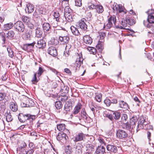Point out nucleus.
<instances>
[{
  "label": "nucleus",
  "instance_id": "nucleus-1",
  "mask_svg": "<svg viewBox=\"0 0 154 154\" xmlns=\"http://www.w3.org/2000/svg\"><path fill=\"white\" fill-rule=\"evenodd\" d=\"M19 121L22 123H33V121L36 118V116L30 114L20 113L18 116Z\"/></svg>",
  "mask_w": 154,
  "mask_h": 154
},
{
  "label": "nucleus",
  "instance_id": "nucleus-2",
  "mask_svg": "<svg viewBox=\"0 0 154 154\" xmlns=\"http://www.w3.org/2000/svg\"><path fill=\"white\" fill-rule=\"evenodd\" d=\"M111 21H112L114 26L116 27V26H117L116 25V17L113 15V16H110L108 18V21L104 23L103 28L106 29H109L112 27L113 26V24L111 22Z\"/></svg>",
  "mask_w": 154,
  "mask_h": 154
},
{
  "label": "nucleus",
  "instance_id": "nucleus-3",
  "mask_svg": "<svg viewBox=\"0 0 154 154\" xmlns=\"http://www.w3.org/2000/svg\"><path fill=\"white\" fill-rule=\"evenodd\" d=\"M73 102V100L70 99L66 102L64 106V110L62 112V115H66L68 112H69L72 109Z\"/></svg>",
  "mask_w": 154,
  "mask_h": 154
},
{
  "label": "nucleus",
  "instance_id": "nucleus-4",
  "mask_svg": "<svg viewBox=\"0 0 154 154\" xmlns=\"http://www.w3.org/2000/svg\"><path fill=\"white\" fill-rule=\"evenodd\" d=\"M34 103L32 100L27 97H25L20 104L22 107H30L34 106Z\"/></svg>",
  "mask_w": 154,
  "mask_h": 154
},
{
  "label": "nucleus",
  "instance_id": "nucleus-5",
  "mask_svg": "<svg viewBox=\"0 0 154 154\" xmlns=\"http://www.w3.org/2000/svg\"><path fill=\"white\" fill-rule=\"evenodd\" d=\"M146 116L145 115H142L140 117L137 126V131L140 129L144 128V126L147 125V123L146 121Z\"/></svg>",
  "mask_w": 154,
  "mask_h": 154
},
{
  "label": "nucleus",
  "instance_id": "nucleus-6",
  "mask_svg": "<svg viewBox=\"0 0 154 154\" xmlns=\"http://www.w3.org/2000/svg\"><path fill=\"white\" fill-rule=\"evenodd\" d=\"M14 29L15 31L23 32L25 30V27L22 22L18 21L14 24Z\"/></svg>",
  "mask_w": 154,
  "mask_h": 154
},
{
  "label": "nucleus",
  "instance_id": "nucleus-7",
  "mask_svg": "<svg viewBox=\"0 0 154 154\" xmlns=\"http://www.w3.org/2000/svg\"><path fill=\"white\" fill-rule=\"evenodd\" d=\"M68 138V136L66 134L63 132L58 133V134L56 136L57 140L63 143H66Z\"/></svg>",
  "mask_w": 154,
  "mask_h": 154
},
{
  "label": "nucleus",
  "instance_id": "nucleus-8",
  "mask_svg": "<svg viewBox=\"0 0 154 154\" xmlns=\"http://www.w3.org/2000/svg\"><path fill=\"white\" fill-rule=\"evenodd\" d=\"M36 44L35 41L31 43L24 44L22 48L23 49L27 52H31L33 50L35 45Z\"/></svg>",
  "mask_w": 154,
  "mask_h": 154
},
{
  "label": "nucleus",
  "instance_id": "nucleus-9",
  "mask_svg": "<svg viewBox=\"0 0 154 154\" xmlns=\"http://www.w3.org/2000/svg\"><path fill=\"white\" fill-rule=\"evenodd\" d=\"M116 135L118 137L121 139L127 138L128 136L127 131L122 129H119L116 132Z\"/></svg>",
  "mask_w": 154,
  "mask_h": 154
},
{
  "label": "nucleus",
  "instance_id": "nucleus-10",
  "mask_svg": "<svg viewBox=\"0 0 154 154\" xmlns=\"http://www.w3.org/2000/svg\"><path fill=\"white\" fill-rule=\"evenodd\" d=\"M35 47L37 48L43 50L46 47V43L45 41L43 39H40L36 42Z\"/></svg>",
  "mask_w": 154,
  "mask_h": 154
},
{
  "label": "nucleus",
  "instance_id": "nucleus-11",
  "mask_svg": "<svg viewBox=\"0 0 154 154\" xmlns=\"http://www.w3.org/2000/svg\"><path fill=\"white\" fill-rule=\"evenodd\" d=\"M86 22H87V20L85 19L84 18L82 19L78 22V27L82 30H86L88 26Z\"/></svg>",
  "mask_w": 154,
  "mask_h": 154
},
{
  "label": "nucleus",
  "instance_id": "nucleus-12",
  "mask_svg": "<svg viewBox=\"0 0 154 154\" xmlns=\"http://www.w3.org/2000/svg\"><path fill=\"white\" fill-rule=\"evenodd\" d=\"M83 59L82 56L78 55V57H77L74 68H75V71L76 72L77 69L79 68L81 65L82 63Z\"/></svg>",
  "mask_w": 154,
  "mask_h": 154
},
{
  "label": "nucleus",
  "instance_id": "nucleus-13",
  "mask_svg": "<svg viewBox=\"0 0 154 154\" xmlns=\"http://www.w3.org/2000/svg\"><path fill=\"white\" fill-rule=\"evenodd\" d=\"M107 150L110 153H116L118 152V149L115 145L108 144L106 146Z\"/></svg>",
  "mask_w": 154,
  "mask_h": 154
},
{
  "label": "nucleus",
  "instance_id": "nucleus-14",
  "mask_svg": "<svg viewBox=\"0 0 154 154\" xmlns=\"http://www.w3.org/2000/svg\"><path fill=\"white\" fill-rule=\"evenodd\" d=\"M9 106L11 110L13 112H16L18 110L17 103L13 99L9 103Z\"/></svg>",
  "mask_w": 154,
  "mask_h": 154
},
{
  "label": "nucleus",
  "instance_id": "nucleus-15",
  "mask_svg": "<svg viewBox=\"0 0 154 154\" xmlns=\"http://www.w3.org/2000/svg\"><path fill=\"white\" fill-rule=\"evenodd\" d=\"M47 52L49 54L53 57H55L57 55V50L54 46L49 47L48 49Z\"/></svg>",
  "mask_w": 154,
  "mask_h": 154
},
{
  "label": "nucleus",
  "instance_id": "nucleus-16",
  "mask_svg": "<svg viewBox=\"0 0 154 154\" xmlns=\"http://www.w3.org/2000/svg\"><path fill=\"white\" fill-rule=\"evenodd\" d=\"M143 24L145 26L149 28L148 33L153 34H154V26L151 24L148 23L147 21H143Z\"/></svg>",
  "mask_w": 154,
  "mask_h": 154
},
{
  "label": "nucleus",
  "instance_id": "nucleus-17",
  "mask_svg": "<svg viewBox=\"0 0 154 154\" xmlns=\"http://www.w3.org/2000/svg\"><path fill=\"white\" fill-rule=\"evenodd\" d=\"M33 126V123L31 122V123H29V124L26 123L25 125H21L20 127L19 128L20 129L22 130L25 128L26 130L30 131L32 130Z\"/></svg>",
  "mask_w": 154,
  "mask_h": 154
},
{
  "label": "nucleus",
  "instance_id": "nucleus-18",
  "mask_svg": "<svg viewBox=\"0 0 154 154\" xmlns=\"http://www.w3.org/2000/svg\"><path fill=\"white\" fill-rule=\"evenodd\" d=\"M135 17L132 16L127 17L125 18L126 22H127L129 25H132L135 23Z\"/></svg>",
  "mask_w": 154,
  "mask_h": 154
},
{
  "label": "nucleus",
  "instance_id": "nucleus-19",
  "mask_svg": "<svg viewBox=\"0 0 154 154\" xmlns=\"http://www.w3.org/2000/svg\"><path fill=\"white\" fill-rule=\"evenodd\" d=\"M59 39L61 44L63 45L67 44L69 42V37L68 36L63 37L60 36Z\"/></svg>",
  "mask_w": 154,
  "mask_h": 154
},
{
  "label": "nucleus",
  "instance_id": "nucleus-20",
  "mask_svg": "<svg viewBox=\"0 0 154 154\" xmlns=\"http://www.w3.org/2000/svg\"><path fill=\"white\" fill-rule=\"evenodd\" d=\"M105 152V148L103 146H98L96 149L95 152V154H104Z\"/></svg>",
  "mask_w": 154,
  "mask_h": 154
},
{
  "label": "nucleus",
  "instance_id": "nucleus-21",
  "mask_svg": "<svg viewBox=\"0 0 154 154\" xmlns=\"http://www.w3.org/2000/svg\"><path fill=\"white\" fill-rule=\"evenodd\" d=\"M15 34L14 31L12 30H10L6 33L5 36L8 39L13 40L14 38Z\"/></svg>",
  "mask_w": 154,
  "mask_h": 154
},
{
  "label": "nucleus",
  "instance_id": "nucleus-22",
  "mask_svg": "<svg viewBox=\"0 0 154 154\" xmlns=\"http://www.w3.org/2000/svg\"><path fill=\"white\" fill-rule=\"evenodd\" d=\"M85 137V135L83 133H79L75 137L73 140L75 142L81 141L83 140L84 138Z\"/></svg>",
  "mask_w": 154,
  "mask_h": 154
},
{
  "label": "nucleus",
  "instance_id": "nucleus-23",
  "mask_svg": "<svg viewBox=\"0 0 154 154\" xmlns=\"http://www.w3.org/2000/svg\"><path fill=\"white\" fill-rule=\"evenodd\" d=\"M34 5L30 3H28L26 5L25 10L26 12L28 14L31 13L34 11Z\"/></svg>",
  "mask_w": 154,
  "mask_h": 154
},
{
  "label": "nucleus",
  "instance_id": "nucleus-24",
  "mask_svg": "<svg viewBox=\"0 0 154 154\" xmlns=\"http://www.w3.org/2000/svg\"><path fill=\"white\" fill-rule=\"evenodd\" d=\"M83 41L86 45H90L92 42V39L91 37L88 35H86L83 37Z\"/></svg>",
  "mask_w": 154,
  "mask_h": 154
},
{
  "label": "nucleus",
  "instance_id": "nucleus-25",
  "mask_svg": "<svg viewBox=\"0 0 154 154\" xmlns=\"http://www.w3.org/2000/svg\"><path fill=\"white\" fill-rule=\"evenodd\" d=\"M2 87V90L0 92V101H2L4 100L6 97V94L5 92L4 89H6L5 86L3 85H1Z\"/></svg>",
  "mask_w": 154,
  "mask_h": 154
},
{
  "label": "nucleus",
  "instance_id": "nucleus-26",
  "mask_svg": "<svg viewBox=\"0 0 154 154\" xmlns=\"http://www.w3.org/2000/svg\"><path fill=\"white\" fill-rule=\"evenodd\" d=\"M14 24L11 22L5 24L3 26V30L6 31L10 30L14 26Z\"/></svg>",
  "mask_w": 154,
  "mask_h": 154
},
{
  "label": "nucleus",
  "instance_id": "nucleus-27",
  "mask_svg": "<svg viewBox=\"0 0 154 154\" xmlns=\"http://www.w3.org/2000/svg\"><path fill=\"white\" fill-rule=\"evenodd\" d=\"M119 105L120 107L124 109L125 110L129 109V106L126 102L123 100H120L119 101Z\"/></svg>",
  "mask_w": 154,
  "mask_h": 154
},
{
  "label": "nucleus",
  "instance_id": "nucleus-28",
  "mask_svg": "<svg viewBox=\"0 0 154 154\" xmlns=\"http://www.w3.org/2000/svg\"><path fill=\"white\" fill-rule=\"evenodd\" d=\"M42 24L43 29L45 32H46L51 31V25L49 23H44Z\"/></svg>",
  "mask_w": 154,
  "mask_h": 154
},
{
  "label": "nucleus",
  "instance_id": "nucleus-29",
  "mask_svg": "<svg viewBox=\"0 0 154 154\" xmlns=\"http://www.w3.org/2000/svg\"><path fill=\"white\" fill-rule=\"evenodd\" d=\"M121 24L122 25V26L117 25V26H116V27L117 28H119L121 29H128V28H125L128 25H129L127 22H126L125 18V20L122 21Z\"/></svg>",
  "mask_w": 154,
  "mask_h": 154
},
{
  "label": "nucleus",
  "instance_id": "nucleus-30",
  "mask_svg": "<svg viewBox=\"0 0 154 154\" xmlns=\"http://www.w3.org/2000/svg\"><path fill=\"white\" fill-rule=\"evenodd\" d=\"M82 106V105L81 103H78L74 108L72 112V114L74 115L77 114L80 112Z\"/></svg>",
  "mask_w": 154,
  "mask_h": 154
},
{
  "label": "nucleus",
  "instance_id": "nucleus-31",
  "mask_svg": "<svg viewBox=\"0 0 154 154\" xmlns=\"http://www.w3.org/2000/svg\"><path fill=\"white\" fill-rule=\"evenodd\" d=\"M39 80V77H38L37 72L35 73L34 74V76L31 80L32 84L34 85H37V82Z\"/></svg>",
  "mask_w": 154,
  "mask_h": 154
},
{
  "label": "nucleus",
  "instance_id": "nucleus-32",
  "mask_svg": "<svg viewBox=\"0 0 154 154\" xmlns=\"http://www.w3.org/2000/svg\"><path fill=\"white\" fill-rule=\"evenodd\" d=\"M137 116H134L132 117L130 120V123L132 125V128L135 127L136 123L137 122Z\"/></svg>",
  "mask_w": 154,
  "mask_h": 154
},
{
  "label": "nucleus",
  "instance_id": "nucleus-33",
  "mask_svg": "<svg viewBox=\"0 0 154 154\" xmlns=\"http://www.w3.org/2000/svg\"><path fill=\"white\" fill-rule=\"evenodd\" d=\"M81 116L84 119L87 120L90 117L87 114L85 109H82L81 110Z\"/></svg>",
  "mask_w": 154,
  "mask_h": 154
},
{
  "label": "nucleus",
  "instance_id": "nucleus-34",
  "mask_svg": "<svg viewBox=\"0 0 154 154\" xmlns=\"http://www.w3.org/2000/svg\"><path fill=\"white\" fill-rule=\"evenodd\" d=\"M23 38L25 40H30L31 38V35L29 31L26 32L23 35Z\"/></svg>",
  "mask_w": 154,
  "mask_h": 154
},
{
  "label": "nucleus",
  "instance_id": "nucleus-35",
  "mask_svg": "<svg viewBox=\"0 0 154 154\" xmlns=\"http://www.w3.org/2000/svg\"><path fill=\"white\" fill-rule=\"evenodd\" d=\"M70 29L72 34L75 35H78L80 33L77 28L72 26L70 27Z\"/></svg>",
  "mask_w": 154,
  "mask_h": 154
},
{
  "label": "nucleus",
  "instance_id": "nucleus-36",
  "mask_svg": "<svg viewBox=\"0 0 154 154\" xmlns=\"http://www.w3.org/2000/svg\"><path fill=\"white\" fill-rule=\"evenodd\" d=\"M42 34V32L40 28H37L35 29V36L37 38L41 37Z\"/></svg>",
  "mask_w": 154,
  "mask_h": 154
},
{
  "label": "nucleus",
  "instance_id": "nucleus-37",
  "mask_svg": "<svg viewBox=\"0 0 154 154\" xmlns=\"http://www.w3.org/2000/svg\"><path fill=\"white\" fill-rule=\"evenodd\" d=\"M6 101L0 102V112H3L6 109Z\"/></svg>",
  "mask_w": 154,
  "mask_h": 154
},
{
  "label": "nucleus",
  "instance_id": "nucleus-38",
  "mask_svg": "<svg viewBox=\"0 0 154 154\" xmlns=\"http://www.w3.org/2000/svg\"><path fill=\"white\" fill-rule=\"evenodd\" d=\"M72 14V13L70 14H64V16L66 19L69 22H71L73 21V17Z\"/></svg>",
  "mask_w": 154,
  "mask_h": 154
},
{
  "label": "nucleus",
  "instance_id": "nucleus-39",
  "mask_svg": "<svg viewBox=\"0 0 154 154\" xmlns=\"http://www.w3.org/2000/svg\"><path fill=\"white\" fill-rule=\"evenodd\" d=\"M49 43L52 45H56L59 43V41L57 38H51Z\"/></svg>",
  "mask_w": 154,
  "mask_h": 154
},
{
  "label": "nucleus",
  "instance_id": "nucleus-40",
  "mask_svg": "<svg viewBox=\"0 0 154 154\" xmlns=\"http://www.w3.org/2000/svg\"><path fill=\"white\" fill-rule=\"evenodd\" d=\"M57 129L59 131L63 132L66 128V126L64 124H60L57 125Z\"/></svg>",
  "mask_w": 154,
  "mask_h": 154
},
{
  "label": "nucleus",
  "instance_id": "nucleus-41",
  "mask_svg": "<svg viewBox=\"0 0 154 154\" xmlns=\"http://www.w3.org/2000/svg\"><path fill=\"white\" fill-rule=\"evenodd\" d=\"M119 5H118L116 3H114L112 6V8L114 13H118Z\"/></svg>",
  "mask_w": 154,
  "mask_h": 154
},
{
  "label": "nucleus",
  "instance_id": "nucleus-42",
  "mask_svg": "<svg viewBox=\"0 0 154 154\" xmlns=\"http://www.w3.org/2000/svg\"><path fill=\"white\" fill-rule=\"evenodd\" d=\"M5 33L4 32H2L0 33V35L1 36L2 40V44L3 47H5L6 45H5L6 43V37L5 36Z\"/></svg>",
  "mask_w": 154,
  "mask_h": 154
},
{
  "label": "nucleus",
  "instance_id": "nucleus-43",
  "mask_svg": "<svg viewBox=\"0 0 154 154\" xmlns=\"http://www.w3.org/2000/svg\"><path fill=\"white\" fill-rule=\"evenodd\" d=\"M45 70L41 66L39 67L37 71V77H39L42 74L43 72Z\"/></svg>",
  "mask_w": 154,
  "mask_h": 154
},
{
  "label": "nucleus",
  "instance_id": "nucleus-44",
  "mask_svg": "<svg viewBox=\"0 0 154 154\" xmlns=\"http://www.w3.org/2000/svg\"><path fill=\"white\" fill-rule=\"evenodd\" d=\"M95 98L97 101L99 102H100L102 98V94L100 93H96Z\"/></svg>",
  "mask_w": 154,
  "mask_h": 154
},
{
  "label": "nucleus",
  "instance_id": "nucleus-45",
  "mask_svg": "<svg viewBox=\"0 0 154 154\" xmlns=\"http://www.w3.org/2000/svg\"><path fill=\"white\" fill-rule=\"evenodd\" d=\"M113 116L115 119H119L121 117V113L119 112L115 111L113 112Z\"/></svg>",
  "mask_w": 154,
  "mask_h": 154
},
{
  "label": "nucleus",
  "instance_id": "nucleus-46",
  "mask_svg": "<svg viewBox=\"0 0 154 154\" xmlns=\"http://www.w3.org/2000/svg\"><path fill=\"white\" fill-rule=\"evenodd\" d=\"M96 47L98 49L99 51H102L103 49V43L100 41H98V44L96 46Z\"/></svg>",
  "mask_w": 154,
  "mask_h": 154
},
{
  "label": "nucleus",
  "instance_id": "nucleus-47",
  "mask_svg": "<svg viewBox=\"0 0 154 154\" xmlns=\"http://www.w3.org/2000/svg\"><path fill=\"white\" fill-rule=\"evenodd\" d=\"M147 21L149 24H151L154 23V14L153 15H149L148 16L147 19Z\"/></svg>",
  "mask_w": 154,
  "mask_h": 154
},
{
  "label": "nucleus",
  "instance_id": "nucleus-48",
  "mask_svg": "<svg viewBox=\"0 0 154 154\" xmlns=\"http://www.w3.org/2000/svg\"><path fill=\"white\" fill-rule=\"evenodd\" d=\"M55 106L56 109H60L63 106V104L60 101H57L55 103Z\"/></svg>",
  "mask_w": 154,
  "mask_h": 154
},
{
  "label": "nucleus",
  "instance_id": "nucleus-49",
  "mask_svg": "<svg viewBox=\"0 0 154 154\" xmlns=\"http://www.w3.org/2000/svg\"><path fill=\"white\" fill-rule=\"evenodd\" d=\"M96 9L97 12L98 13H101L103 11V6L100 5H97Z\"/></svg>",
  "mask_w": 154,
  "mask_h": 154
},
{
  "label": "nucleus",
  "instance_id": "nucleus-50",
  "mask_svg": "<svg viewBox=\"0 0 154 154\" xmlns=\"http://www.w3.org/2000/svg\"><path fill=\"white\" fill-rule=\"evenodd\" d=\"M22 19L23 21L26 24H28L30 20V19L29 17L25 16H22Z\"/></svg>",
  "mask_w": 154,
  "mask_h": 154
},
{
  "label": "nucleus",
  "instance_id": "nucleus-51",
  "mask_svg": "<svg viewBox=\"0 0 154 154\" xmlns=\"http://www.w3.org/2000/svg\"><path fill=\"white\" fill-rule=\"evenodd\" d=\"M72 11L71 9L70 8L69 6H66L64 8V14H72Z\"/></svg>",
  "mask_w": 154,
  "mask_h": 154
},
{
  "label": "nucleus",
  "instance_id": "nucleus-52",
  "mask_svg": "<svg viewBox=\"0 0 154 154\" xmlns=\"http://www.w3.org/2000/svg\"><path fill=\"white\" fill-rule=\"evenodd\" d=\"M94 146L92 144H88L87 146V149L89 151L91 152L94 151Z\"/></svg>",
  "mask_w": 154,
  "mask_h": 154
},
{
  "label": "nucleus",
  "instance_id": "nucleus-53",
  "mask_svg": "<svg viewBox=\"0 0 154 154\" xmlns=\"http://www.w3.org/2000/svg\"><path fill=\"white\" fill-rule=\"evenodd\" d=\"M13 118L12 116L11 115V113L10 112L7 113L6 116V120L8 122H10L12 121Z\"/></svg>",
  "mask_w": 154,
  "mask_h": 154
},
{
  "label": "nucleus",
  "instance_id": "nucleus-54",
  "mask_svg": "<svg viewBox=\"0 0 154 154\" xmlns=\"http://www.w3.org/2000/svg\"><path fill=\"white\" fill-rule=\"evenodd\" d=\"M68 99V97L67 96H59L58 97V100L60 101L64 102L66 101Z\"/></svg>",
  "mask_w": 154,
  "mask_h": 154
},
{
  "label": "nucleus",
  "instance_id": "nucleus-55",
  "mask_svg": "<svg viewBox=\"0 0 154 154\" xmlns=\"http://www.w3.org/2000/svg\"><path fill=\"white\" fill-rule=\"evenodd\" d=\"M104 103L106 104V106L108 107L111 104L110 98L105 99L104 101Z\"/></svg>",
  "mask_w": 154,
  "mask_h": 154
},
{
  "label": "nucleus",
  "instance_id": "nucleus-56",
  "mask_svg": "<svg viewBox=\"0 0 154 154\" xmlns=\"http://www.w3.org/2000/svg\"><path fill=\"white\" fill-rule=\"evenodd\" d=\"M54 16L56 18V20L57 22L60 21V14L58 12H54Z\"/></svg>",
  "mask_w": 154,
  "mask_h": 154
},
{
  "label": "nucleus",
  "instance_id": "nucleus-57",
  "mask_svg": "<svg viewBox=\"0 0 154 154\" xmlns=\"http://www.w3.org/2000/svg\"><path fill=\"white\" fill-rule=\"evenodd\" d=\"M61 89L62 90V92L63 93L66 94L68 92L69 88L67 86H64L63 88H61Z\"/></svg>",
  "mask_w": 154,
  "mask_h": 154
},
{
  "label": "nucleus",
  "instance_id": "nucleus-58",
  "mask_svg": "<svg viewBox=\"0 0 154 154\" xmlns=\"http://www.w3.org/2000/svg\"><path fill=\"white\" fill-rule=\"evenodd\" d=\"M89 106L91 110L94 113L96 112H97V110L96 109L95 106H93V103H91L90 104H89Z\"/></svg>",
  "mask_w": 154,
  "mask_h": 154
},
{
  "label": "nucleus",
  "instance_id": "nucleus-59",
  "mask_svg": "<svg viewBox=\"0 0 154 154\" xmlns=\"http://www.w3.org/2000/svg\"><path fill=\"white\" fill-rule=\"evenodd\" d=\"M97 5H94L92 3H88V7L90 9H95L96 8Z\"/></svg>",
  "mask_w": 154,
  "mask_h": 154
},
{
  "label": "nucleus",
  "instance_id": "nucleus-60",
  "mask_svg": "<svg viewBox=\"0 0 154 154\" xmlns=\"http://www.w3.org/2000/svg\"><path fill=\"white\" fill-rule=\"evenodd\" d=\"M97 139L99 143H100L101 145L102 144H104V145H106V143L105 142L103 139L101 137H99Z\"/></svg>",
  "mask_w": 154,
  "mask_h": 154
},
{
  "label": "nucleus",
  "instance_id": "nucleus-61",
  "mask_svg": "<svg viewBox=\"0 0 154 154\" xmlns=\"http://www.w3.org/2000/svg\"><path fill=\"white\" fill-rule=\"evenodd\" d=\"M105 116L111 120L112 121L113 120V114L109 113H107L105 114Z\"/></svg>",
  "mask_w": 154,
  "mask_h": 154
},
{
  "label": "nucleus",
  "instance_id": "nucleus-62",
  "mask_svg": "<svg viewBox=\"0 0 154 154\" xmlns=\"http://www.w3.org/2000/svg\"><path fill=\"white\" fill-rule=\"evenodd\" d=\"M7 50L9 56L10 57H13L14 56L13 52L10 48H7Z\"/></svg>",
  "mask_w": 154,
  "mask_h": 154
},
{
  "label": "nucleus",
  "instance_id": "nucleus-63",
  "mask_svg": "<svg viewBox=\"0 0 154 154\" xmlns=\"http://www.w3.org/2000/svg\"><path fill=\"white\" fill-rule=\"evenodd\" d=\"M75 5L77 7H80L82 5V0H75Z\"/></svg>",
  "mask_w": 154,
  "mask_h": 154
},
{
  "label": "nucleus",
  "instance_id": "nucleus-64",
  "mask_svg": "<svg viewBox=\"0 0 154 154\" xmlns=\"http://www.w3.org/2000/svg\"><path fill=\"white\" fill-rule=\"evenodd\" d=\"M50 69L53 72L55 73L56 75H57V76H58L59 75H60V73L58 71H57L55 69L52 68H50Z\"/></svg>",
  "mask_w": 154,
  "mask_h": 154
}]
</instances>
